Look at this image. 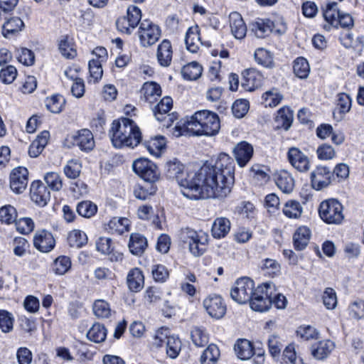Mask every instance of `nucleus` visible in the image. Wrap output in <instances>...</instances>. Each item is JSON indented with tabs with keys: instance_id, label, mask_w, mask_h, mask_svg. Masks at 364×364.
Returning a JSON list of instances; mask_svg holds the SVG:
<instances>
[{
	"instance_id": "obj_1",
	"label": "nucleus",
	"mask_w": 364,
	"mask_h": 364,
	"mask_svg": "<svg viewBox=\"0 0 364 364\" xmlns=\"http://www.w3.org/2000/svg\"><path fill=\"white\" fill-rule=\"evenodd\" d=\"M194 174L190 188L181 190L185 197L191 200L224 198L234 184L235 162L229 155L221 153L213 164H205Z\"/></svg>"
},
{
	"instance_id": "obj_2",
	"label": "nucleus",
	"mask_w": 364,
	"mask_h": 364,
	"mask_svg": "<svg viewBox=\"0 0 364 364\" xmlns=\"http://www.w3.org/2000/svg\"><path fill=\"white\" fill-rule=\"evenodd\" d=\"M109 135L116 148H134L141 140L139 127L132 119L126 117L112 122Z\"/></svg>"
},
{
	"instance_id": "obj_3",
	"label": "nucleus",
	"mask_w": 364,
	"mask_h": 364,
	"mask_svg": "<svg viewBox=\"0 0 364 364\" xmlns=\"http://www.w3.org/2000/svg\"><path fill=\"white\" fill-rule=\"evenodd\" d=\"M220 128L218 114L208 110L196 112L187 122V129L196 135L213 136Z\"/></svg>"
},
{
	"instance_id": "obj_4",
	"label": "nucleus",
	"mask_w": 364,
	"mask_h": 364,
	"mask_svg": "<svg viewBox=\"0 0 364 364\" xmlns=\"http://www.w3.org/2000/svg\"><path fill=\"white\" fill-rule=\"evenodd\" d=\"M178 236L182 243L188 245L189 252L194 257L201 256L205 252L208 242V235L205 232L185 228L181 229Z\"/></svg>"
},
{
	"instance_id": "obj_5",
	"label": "nucleus",
	"mask_w": 364,
	"mask_h": 364,
	"mask_svg": "<svg viewBox=\"0 0 364 364\" xmlns=\"http://www.w3.org/2000/svg\"><path fill=\"white\" fill-rule=\"evenodd\" d=\"M323 17L326 24L323 28L330 31L332 27L343 28H351L354 25V21L350 14L341 12L338 9L336 2H331L326 5V9L323 12Z\"/></svg>"
},
{
	"instance_id": "obj_6",
	"label": "nucleus",
	"mask_w": 364,
	"mask_h": 364,
	"mask_svg": "<svg viewBox=\"0 0 364 364\" xmlns=\"http://www.w3.org/2000/svg\"><path fill=\"white\" fill-rule=\"evenodd\" d=\"M164 343L166 344L167 355L172 359L176 358L181 351V342L178 337L171 335L167 328H159L154 336L153 345L161 347Z\"/></svg>"
},
{
	"instance_id": "obj_7",
	"label": "nucleus",
	"mask_w": 364,
	"mask_h": 364,
	"mask_svg": "<svg viewBox=\"0 0 364 364\" xmlns=\"http://www.w3.org/2000/svg\"><path fill=\"white\" fill-rule=\"evenodd\" d=\"M166 176L169 178L176 179L182 190L190 188L191 180L194 179V171H184L183 165L177 159L169 161L166 164Z\"/></svg>"
},
{
	"instance_id": "obj_8",
	"label": "nucleus",
	"mask_w": 364,
	"mask_h": 364,
	"mask_svg": "<svg viewBox=\"0 0 364 364\" xmlns=\"http://www.w3.org/2000/svg\"><path fill=\"white\" fill-rule=\"evenodd\" d=\"M272 283H265L255 288L249 301L251 309L260 312L268 310L272 304Z\"/></svg>"
},
{
	"instance_id": "obj_9",
	"label": "nucleus",
	"mask_w": 364,
	"mask_h": 364,
	"mask_svg": "<svg viewBox=\"0 0 364 364\" xmlns=\"http://www.w3.org/2000/svg\"><path fill=\"white\" fill-rule=\"evenodd\" d=\"M318 213L321 218L328 224H340L344 219L343 205L336 199L321 202Z\"/></svg>"
},
{
	"instance_id": "obj_10",
	"label": "nucleus",
	"mask_w": 364,
	"mask_h": 364,
	"mask_svg": "<svg viewBox=\"0 0 364 364\" xmlns=\"http://www.w3.org/2000/svg\"><path fill=\"white\" fill-rule=\"evenodd\" d=\"M255 283L248 277L236 280L230 290V296L235 302L244 304L248 302L255 291Z\"/></svg>"
},
{
	"instance_id": "obj_11",
	"label": "nucleus",
	"mask_w": 364,
	"mask_h": 364,
	"mask_svg": "<svg viewBox=\"0 0 364 364\" xmlns=\"http://www.w3.org/2000/svg\"><path fill=\"white\" fill-rule=\"evenodd\" d=\"M134 171L144 182L155 183L159 179V173L156 166L150 160L144 158L136 159L132 164Z\"/></svg>"
},
{
	"instance_id": "obj_12",
	"label": "nucleus",
	"mask_w": 364,
	"mask_h": 364,
	"mask_svg": "<svg viewBox=\"0 0 364 364\" xmlns=\"http://www.w3.org/2000/svg\"><path fill=\"white\" fill-rule=\"evenodd\" d=\"M138 36L143 47L154 45L161 36L159 27L148 20L143 21L139 26Z\"/></svg>"
},
{
	"instance_id": "obj_13",
	"label": "nucleus",
	"mask_w": 364,
	"mask_h": 364,
	"mask_svg": "<svg viewBox=\"0 0 364 364\" xmlns=\"http://www.w3.org/2000/svg\"><path fill=\"white\" fill-rule=\"evenodd\" d=\"M286 26L282 24L280 28H276L274 22L269 19H257L251 24V31L256 37L262 38L274 32L278 34H283L286 32Z\"/></svg>"
},
{
	"instance_id": "obj_14",
	"label": "nucleus",
	"mask_w": 364,
	"mask_h": 364,
	"mask_svg": "<svg viewBox=\"0 0 364 364\" xmlns=\"http://www.w3.org/2000/svg\"><path fill=\"white\" fill-rule=\"evenodd\" d=\"M203 306L208 314L215 318H222L226 311V306L219 295H209L203 301Z\"/></svg>"
},
{
	"instance_id": "obj_15",
	"label": "nucleus",
	"mask_w": 364,
	"mask_h": 364,
	"mask_svg": "<svg viewBox=\"0 0 364 364\" xmlns=\"http://www.w3.org/2000/svg\"><path fill=\"white\" fill-rule=\"evenodd\" d=\"M332 172L326 166H317L311 173L312 187L317 191L326 188L331 183Z\"/></svg>"
},
{
	"instance_id": "obj_16",
	"label": "nucleus",
	"mask_w": 364,
	"mask_h": 364,
	"mask_svg": "<svg viewBox=\"0 0 364 364\" xmlns=\"http://www.w3.org/2000/svg\"><path fill=\"white\" fill-rule=\"evenodd\" d=\"M28 171L26 168L19 166L14 168L10 175V187L16 193H23L28 185Z\"/></svg>"
},
{
	"instance_id": "obj_17",
	"label": "nucleus",
	"mask_w": 364,
	"mask_h": 364,
	"mask_svg": "<svg viewBox=\"0 0 364 364\" xmlns=\"http://www.w3.org/2000/svg\"><path fill=\"white\" fill-rule=\"evenodd\" d=\"M287 157L291 165L299 171L306 172L310 169L311 165L309 157L299 148H289Z\"/></svg>"
},
{
	"instance_id": "obj_18",
	"label": "nucleus",
	"mask_w": 364,
	"mask_h": 364,
	"mask_svg": "<svg viewBox=\"0 0 364 364\" xmlns=\"http://www.w3.org/2000/svg\"><path fill=\"white\" fill-rule=\"evenodd\" d=\"M55 245V239L49 231L41 230L35 233L33 245L40 252H49L54 248Z\"/></svg>"
},
{
	"instance_id": "obj_19",
	"label": "nucleus",
	"mask_w": 364,
	"mask_h": 364,
	"mask_svg": "<svg viewBox=\"0 0 364 364\" xmlns=\"http://www.w3.org/2000/svg\"><path fill=\"white\" fill-rule=\"evenodd\" d=\"M30 195L32 201L42 207L48 203L50 198L48 188L38 181L31 183Z\"/></svg>"
},
{
	"instance_id": "obj_20",
	"label": "nucleus",
	"mask_w": 364,
	"mask_h": 364,
	"mask_svg": "<svg viewBox=\"0 0 364 364\" xmlns=\"http://www.w3.org/2000/svg\"><path fill=\"white\" fill-rule=\"evenodd\" d=\"M73 143L83 151L92 150L95 144L92 133L87 129L77 132V134L73 136Z\"/></svg>"
},
{
	"instance_id": "obj_21",
	"label": "nucleus",
	"mask_w": 364,
	"mask_h": 364,
	"mask_svg": "<svg viewBox=\"0 0 364 364\" xmlns=\"http://www.w3.org/2000/svg\"><path fill=\"white\" fill-rule=\"evenodd\" d=\"M253 147L247 141L238 143L234 148L233 153L238 165L245 166L253 155Z\"/></svg>"
},
{
	"instance_id": "obj_22",
	"label": "nucleus",
	"mask_w": 364,
	"mask_h": 364,
	"mask_svg": "<svg viewBox=\"0 0 364 364\" xmlns=\"http://www.w3.org/2000/svg\"><path fill=\"white\" fill-rule=\"evenodd\" d=\"M230 27L232 34L237 39H242L247 33V26L237 12H232L229 16Z\"/></svg>"
},
{
	"instance_id": "obj_23",
	"label": "nucleus",
	"mask_w": 364,
	"mask_h": 364,
	"mask_svg": "<svg viewBox=\"0 0 364 364\" xmlns=\"http://www.w3.org/2000/svg\"><path fill=\"white\" fill-rule=\"evenodd\" d=\"M173 50L171 43L168 40H164L158 46L156 57L159 63L164 67L170 65L172 60Z\"/></svg>"
},
{
	"instance_id": "obj_24",
	"label": "nucleus",
	"mask_w": 364,
	"mask_h": 364,
	"mask_svg": "<svg viewBox=\"0 0 364 364\" xmlns=\"http://www.w3.org/2000/svg\"><path fill=\"white\" fill-rule=\"evenodd\" d=\"M274 180L278 188L284 193H289L294 188V179L290 173L285 170L275 173Z\"/></svg>"
},
{
	"instance_id": "obj_25",
	"label": "nucleus",
	"mask_w": 364,
	"mask_h": 364,
	"mask_svg": "<svg viewBox=\"0 0 364 364\" xmlns=\"http://www.w3.org/2000/svg\"><path fill=\"white\" fill-rule=\"evenodd\" d=\"M335 346L330 340H324L312 345L311 354L317 360H323L327 358Z\"/></svg>"
},
{
	"instance_id": "obj_26",
	"label": "nucleus",
	"mask_w": 364,
	"mask_h": 364,
	"mask_svg": "<svg viewBox=\"0 0 364 364\" xmlns=\"http://www.w3.org/2000/svg\"><path fill=\"white\" fill-rule=\"evenodd\" d=\"M127 282L129 289L132 291H139L144 287V277L140 269H132L127 274Z\"/></svg>"
},
{
	"instance_id": "obj_27",
	"label": "nucleus",
	"mask_w": 364,
	"mask_h": 364,
	"mask_svg": "<svg viewBox=\"0 0 364 364\" xmlns=\"http://www.w3.org/2000/svg\"><path fill=\"white\" fill-rule=\"evenodd\" d=\"M185 43L186 48L193 53L198 52L201 45L198 26L190 27L186 33Z\"/></svg>"
},
{
	"instance_id": "obj_28",
	"label": "nucleus",
	"mask_w": 364,
	"mask_h": 364,
	"mask_svg": "<svg viewBox=\"0 0 364 364\" xmlns=\"http://www.w3.org/2000/svg\"><path fill=\"white\" fill-rule=\"evenodd\" d=\"M128 247L132 255L139 256L145 251L147 247V240L139 233H132L129 237Z\"/></svg>"
},
{
	"instance_id": "obj_29",
	"label": "nucleus",
	"mask_w": 364,
	"mask_h": 364,
	"mask_svg": "<svg viewBox=\"0 0 364 364\" xmlns=\"http://www.w3.org/2000/svg\"><path fill=\"white\" fill-rule=\"evenodd\" d=\"M230 230V222L226 218H217L215 219L211 232L214 238L220 239L225 237Z\"/></svg>"
},
{
	"instance_id": "obj_30",
	"label": "nucleus",
	"mask_w": 364,
	"mask_h": 364,
	"mask_svg": "<svg viewBox=\"0 0 364 364\" xmlns=\"http://www.w3.org/2000/svg\"><path fill=\"white\" fill-rule=\"evenodd\" d=\"M234 349L237 356L241 360H248L254 355L252 343L245 338L238 339Z\"/></svg>"
},
{
	"instance_id": "obj_31",
	"label": "nucleus",
	"mask_w": 364,
	"mask_h": 364,
	"mask_svg": "<svg viewBox=\"0 0 364 364\" xmlns=\"http://www.w3.org/2000/svg\"><path fill=\"white\" fill-rule=\"evenodd\" d=\"M311 237V230L306 226L299 227L293 236L294 245L296 250H304L308 245Z\"/></svg>"
},
{
	"instance_id": "obj_32",
	"label": "nucleus",
	"mask_w": 364,
	"mask_h": 364,
	"mask_svg": "<svg viewBox=\"0 0 364 364\" xmlns=\"http://www.w3.org/2000/svg\"><path fill=\"white\" fill-rule=\"evenodd\" d=\"M50 134L48 131L42 132L31 143L28 149V154L31 157H37L43 150L48 143Z\"/></svg>"
},
{
	"instance_id": "obj_33",
	"label": "nucleus",
	"mask_w": 364,
	"mask_h": 364,
	"mask_svg": "<svg viewBox=\"0 0 364 364\" xmlns=\"http://www.w3.org/2000/svg\"><path fill=\"white\" fill-rule=\"evenodd\" d=\"M141 92L146 101L154 103L161 95V90L159 85L154 82H146L144 84Z\"/></svg>"
},
{
	"instance_id": "obj_34",
	"label": "nucleus",
	"mask_w": 364,
	"mask_h": 364,
	"mask_svg": "<svg viewBox=\"0 0 364 364\" xmlns=\"http://www.w3.org/2000/svg\"><path fill=\"white\" fill-rule=\"evenodd\" d=\"M166 143V139L163 136L158 135L146 141L144 145L151 154L159 157L165 149Z\"/></svg>"
},
{
	"instance_id": "obj_35",
	"label": "nucleus",
	"mask_w": 364,
	"mask_h": 364,
	"mask_svg": "<svg viewBox=\"0 0 364 364\" xmlns=\"http://www.w3.org/2000/svg\"><path fill=\"white\" fill-rule=\"evenodd\" d=\"M129 220L126 218H113L107 225V230L112 234L121 235L128 231Z\"/></svg>"
},
{
	"instance_id": "obj_36",
	"label": "nucleus",
	"mask_w": 364,
	"mask_h": 364,
	"mask_svg": "<svg viewBox=\"0 0 364 364\" xmlns=\"http://www.w3.org/2000/svg\"><path fill=\"white\" fill-rule=\"evenodd\" d=\"M245 85L249 90H254L261 85L262 76L255 69H248L243 74Z\"/></svg>"
},
{
	"instance_id": "obj_37",
	"label": "nucleus",
	"mask_w": 364,
	"mask_h": 364,
	"mask_svg": "<svg viewBox=\"0 0 364 364\" xmlns=\"http://www.w3.org/2000/svg\"><path fill=\"white\" fill-rule=\"evenodd\" d=\"M24 26L23 21L18 17H13L7 20L2 26V33L8 38L10 34L20 31Z\"/></svg>"
},
{
	"instance_id": "obj_38",
	"label": "nucleus",
	"mask_w": 364,
	"mask_h": 364,
	"mask_svg": "<svg viewBox=\"0 0 364 364\" xmlns=\"http://www.w3.org/2000/svg\"><path fill=\"white\" fill-rule=\"evenodd\" d=\"M202 71L203 68L199 63L192 62L183 67L181 74L184 79L196 80L201 75Z\"/></svg>"
},
{
	"instance_id": "obj_39",
	"label": "nucleus",
	"mask_w": 364,
	"mask_h": 364,
	"mask_svg": "<svg viewBox=\"0 0 364 364\" xmlns=\"http://www.w3.org/2000/svg\"><path fill=\"white\" fill-rule=\"evenodd\" d=\"M155 183L144 182L143 184H138L135 186L134 194L135 197L140 200H146L149 196L154 194L156 191Z\"/></svg>"
},
{
	"instance_id": "obj_40",
	"label": "nucleus",
	"mask_w": 364,
	"mask_h": 364,
	"mask_svg": "<svg viewBox=\"0 0 364 364\" xmlns=\"http://www.w3.org/2000/svg\"><path fill=\"white\" fill-rule=\"evenodd\" d=\"M68 242L71 247L80 248L87 242V236L82 230H73L68 233Z\"/></svg>"
},
{
	"instance_id": "obj_41",
	"label": "nucleus",
	"mask_w": 364,
	"mask_h": 364,
	"mask_svg": "<svg viewBox=\"0 0 364 364\" xmlns=\"http://www.w3.org/2000/svg\"><path fill=\"white\" fill-rule=\"evenodd\" d=\"M106 336L107 329L103 325L99 323H94L87 333V338L95 343L103 342Z\"/></svg>"
},
{
	"instance_id": "obj_42",
	"label": "nucleus",
	"mask_w": 364,
	"mask_h": 364,
	"mask_svg": "<svg viewBox=\"0 0 364 364\" xmlns=\"http://www.w3.org/2000/svg\"><path fill=\"white\" fill-rule=\"evenodd\" d=\"M220 357V350L215 344H210L200 357L201 364H216Z\"/></svg>"
},
{
	"instance_id": "obj_43",
	"label": "nucleus",
	"mask_w": 364,
	"mask_h": 364,
	"mask_svg": "<svg viewBox=\"0 0 364 364\" xmlns=\"http://www.w3.org/2000/svg\"><path fill=\"white\" fill-rule=\"evenodd\" d=\"M283 213L289 218L297 219L301 217L303 208L296 200H288L284 205Z\"/></svg>"
},
{
	"instance_id": "obj_44",
	"label": "nucleus",
	"mask_w": 364,
	"mask_h": 364,
	"mask_svg": "<svg viewBox=\"0 0 364 364\" xmlns=\"http://www.w3.org/2000/svg\"><path fill=\"white\" fill-rule=\"evenodd\" d=\"M191 337L193 344L197 347L205 346L209 341L205 330L198 326L193 328L191 331Z\"/></svg>"
},
{
	"instance_id": "obj_45",
	"label": "nucleus",
	"mask_w": 364,
	"mask_h": 364,
	"mask_svg": "<svg viewBox=\"0 0 364 364\" xmlns=\"http://www.w3.org/2000/svg\"><path fill=\"white\" fill-rule=\"evenodd\" d=\"M283 99V96L277 89H272L262 95V103L264 107H274L277 106Z\"/></svg>"
},
{
	"instance_id": "obj_46",
	"label": "nucleus",
	"mask_w": 364,
	"mask_h": 364,
	"mask_svg": "<svg viewBox=\"0 0 364 364\" xmlns=\"http://www.w3.org/2000/svg\"><path fill=\"white\" fill-rule=\"evenodd\" d=\"M82 164L78 159L69 160L63 168L65 175L71 179L77 178L81 172Z\"/></svg>"
},
{
	"instance_id": "obj_47",
	"label": "nucleus",
	"mask_w": 364,
	"mask_h": 364,
	"mask_svg": "<svg viewBox=\"0 0 364 364\" xmlns=\"http://www.w3.org/2000/svg\"><path fill=\"white\" fill-rule=\"evenodd\" d=\"M76 210L80 216L89 218L96 214L97 207L94 203L90 200H83L78 203Z\"/></svg>"
},
{
	"instance_id": "obj_48",
	"label": "nucleus",
	"mask_w": 364,
	"mask_h": 364,
	"mask_svg": "<svg viewBox=\"0 0 364 364\" xmlns=\"http://www.w3.org/2000/svg\"><path fill=\"white\" fill-rule=\"evenodd\" d=\"M71 267V260L70 258L68 256H59L57 257L54 262L53 269L54 272L59 275H63Z\"/></svg>"
},
{
	"instance_id": "obj_49",
	"label": "nucleus",
	"mask_w": 364,
	"mask_h": 364,
	"mask_svg": "<svg viewBox=\"0 0 364 364\" xmlns=\"http://www.w3.org/2000/svg\"><path fill=\"white\" fill-rule=\"evenodd\" d=\"M255 59L258 64L265 68H272L274 65L272 55L267 50L263 48H257L255 50Z\"/></svg>"
},
{
	"instance_id": "obj_50",
	"label": "nucleus",
	"mask_w": 364,
	"mask_h": 364,
	"mask_svg": "<svg viewBox=\"0 0 364 364\" xmlns=\"http://www.w3.org/2000/svg\"><path fill=\"white\" fill-rule=\"evenodd\" d=\"M293 68L296 76L301 79L306 78L310 72L308 61L302 57L298 58L294 60Z\"/></svg>"
},
{
	"instance_id": "obj_51",
	"label": "nucleus",
	"mask_w": 364,
	"mask_h": 364,
	"mask_svg": "<svg viewBox=\"0 0 364 364\" xmlns=\"http://www.w3.org/2000/svg\"><path fill=\"white\" fill-rule=\"evenodd\" d=\"M173 106L172 99L169 97H165L153 108L154 115L156 119L168 114Z\"/></svg>"
},
{
	"instance_id": "obj_52",
	"label": "nucleus",
	"mask_w": 364,
	"mask_h": 364,
	"mask_svg": "<svg viewBox=\"0 0 364 364\" xmlns=\"http://www.w3.org/2000/svg\"><path fill=\"white\" fill-rule=\"evenodd\" d=\"M17 212L16 208L6 205L0 208V221L6 224H11L16 221Z\"/></svg>"
},
{
	"instance_id": "obj_53",
	"label": "nucleus",
	"mask_w": 364,
	"mask_h": 364,
	"mask_svg": "<svg viewBox=\"0 0 364 364\" xmlns=\"http://www.w3.org/2000/svg\"><path fill=\"white\" fill-rule=\"evenodd\" d=\"M65 104V100L60 95H55L48 97L46 100L47 109L53 113H59L62 111Z\"/></svg>"
},
{
	"instance_id": "obj_54",
	"label": "nucleus",
	"mask_w": 364,
	"mask_h": 364,
	"mask_svg": "<svg viewBox=\"0 0 364 364\" xmlns=\"http://www.w3.org/2000/svg\"><path fill=\"white\" fill-rule=\"evenodd\" d=\"M93 313L98 318H109L111 315L109 304L105 300L95 301L93 304Z\"/></svg>"
},
{
	"instance_id": "obj_55",
	"label": "nucleus",
	"mask_w": 364,
	"mask_h": 364,
	"mask_svg": "<svg viewBox=\"0 0 364 364\" xmlns=\"http://www.w3.org/2000/svg\"><path fill=\"white\" fill-rule=\"evenodd\" d=\"M14 318L8 311L0 310V328L4 333L10 332L13 329Z\"/></svg>"
},
{
	"instance_id": "obj_56",
	"label": "nucleus",
	"mask_w": 364,
	"mask_h": 364,
	"mask_svg": "<svg viewBox=\"0 0 364 364\" xmlns=\"http://www.w3.org/2000/svg\"><path fill=\"white\" fill-rule=\"evenodd\" d=\"M261 269L265 274H268L273 277L279 274L281 267L276 260L272 259H266L262 262Z\"/></svg>"
},
{
	"instance_id": "obj_57",
	"label": "nucleus",
	"mask_w": 364,
	"mask_h": 364,
	"mask_svg": "<svg viewBox=\"0 0 364 364\" xmlns=\"http://www.w3.org/2000/svg\"><path fill=\"white\" fill-rule=\"evenodd\" d=\"M276 121L285 129H288L292 121V114L290 110L286 107H282L277 111Z\"/></svg>"
},
{
	"instance_id": "obj_58",
	"label": "nucleus",
	"mask_w": 364,
	"mask_h": 364,
	"mask_svg": "<svg viewBox=\"0 0 364 364\" xmlns=\"http://www.w3.org/2000/svg\"><path fill=\"white\" fill-rule=\"evenodd\" d=\"M44 180L48 186L55 191H58L62 188L63 182L61 177L56 172L47 173L44 177Z\"/></svg>"
},
{
	"instance_id": "obj_59",
	"label": "nucleus",
	"mask_w": 364,
	"mask_h": 364,
	"mask_svg": "<svg viewBox=\"0 0 364 364\" xmlns=\"http://www.w3.org/2000/svg\"><path fill=\"white\" fill-rule=\"evenodd\" d=\"M249 109V102L246 100H237L232 105V112L237 118L243 117Z\"/></svg>"
},
{
	"instance_id": "obj_60",
	"label": "nucleus",
	"mask_w": 364,
	"mask_h": 364,
	"mask_svg": "<svg viewBox=\"0 0 364 364\" xmlns=\"http://www.w3.org/2000/svg\"><path fill=\"white\" fill-rule=\"evenodd\" d=\"M90 77L94 82H97L102 78L103 70L102 68V63L100 60H90L88 64Z\"/></svg>"
},
{
	"instance_id": "obj_61",
	"label": "nucleus",
	"mask_w": 364,
	"mask_h": 364,
	"mask_svg": "<svg viewBox=\"0 0 364 364\" xmlns=\"http://www.w3.org/2000/svg\"><path fill=\"white\" fill-rule=\"evenodd\" d=\"M17 76V70L13 65H8L0 71V80L4 84H11Z\"/></svg>"
},
{
	"instance_id": "obj_62",
	"label": "nucleus",
	"mask_w": 364,
	"mask_h": 364,
	"mask_svg": "<svg viewBox=\"0 0 364 364\" xmlns=\"http://www.w3.org/2000/svg\"><path fill=\"white\" fill-rule=\"evenodd\" d=\"M323 303L328 309H334L337 306V297L332 288H326L323 294Z\"/></svg>"
},
{
	"instance_id": "obj_63",
	"label": "nucleus",
	"mask_w": 364,
	"mask_h": 364,
	"mask_svg": "<svg viewBox=\"0 0 364 364\" xmlns=\"http://www.w3.org/2000/svg\"><path fill=\"white\" fill-rule=\"evenodd\" d=\"M151 273L154 279L158 282H164L169 276L166 267L161 264H156L151 267Z\"/></svg>"
},
{
	"instance_id": "obj_64",
	"label": "nucleus",
	"mask_w": 364,
	"mask_h": 364,
	"mask_svg": "<svg viewBox=\"0 0 364 364\" xmlns=\"http://www.w3.org/2000/svg\"><path fill=\"white\" fill-rule=\"evenodd\" d=\"M350 315L355 318L360 319L364 317V301L358 300L353 302L348 308Z\"/></svg>"
}]
</instances>
